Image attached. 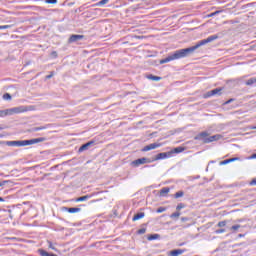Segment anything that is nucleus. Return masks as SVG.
<instances>
[{"mask_svg": "<svg viewBox=\"0 0 256 256\" xmlns=\"http://www.w3.org/2000/svg\"><path fill=\"white\" fill-rule=\"evenodd\" d=\"M216 39H219V36L217 35H211L206 39L200 40L196 45L176 50L174 53L168 55L166 58L160 60V65H163L165 63H170V61H175L177 59H184V57H189V55H192V53H195L199 47H203V45H207V43H213V41H216Z\"/></svg>", "mask_w": 256, "mask_h": 256, "instance_id": "obj_1", "label": "nucleus"}, {"mask_svg": "<svg viewBox=\"0 0 256 256\" xmlns=\"http://www.w3.org/2000/svg\"><path fill=\"white\" fill-rule=\"evenodd\" d=\"M27 111H33V106H18L14 108L5 109L6 117L9 115H17L19 113H27Z\"/></svg>", "mask_w": 256, "mask_h": 256, "instance_id": "obj_2", "label": "nucleus"}, {"mask_svg": "<svg viewBox=\"0 0 256 256\" xmlns=\"http://www.w3.org/2000/svg\"><path fill=\"white\" fill-rule=\"evenodd\" d=\"M147 163H153L151 158H138L130 163L131 167H139L140 165H146Z\"/></svg>", "mask_w": 256, "mask_h": 256, "instance_id": "obj_3", "label": "nucleus"}, {"mask_svg": "<svg viewBox=\"0 0 256 256\" xmlns=\"http://www.w3.org/2000/svg\"><path fill=\"white\" fill-rule=\"evenodd\" d=\"M8 147H26L25 140L6 141Z\"/></svg>", "mask_w": 256, "mask_h": 256, "instance_id": "obj_4", "label": "nucleus"}, {"mask_svg": "<svg viewBox=\"0 0 256 256\" xmlns=\"http://www.w3.org/2000/svg\"><path fill=\"white\" fill-rule=\"evenodd\" d=\"M173 152H161L158 153L153 159H151L152 161H160L161 159H169V157H171Z\"/></svg>", "mask_w": 256, "mask_h": 256, "instance_id": "obj_5", "label": "nucleus"}, {"mask_svg": "<svg viewBox=\"0 0 256 256\" xmlns=\"http://www.w3.org/2000/svg\"><path fill=\"white\" fill-rule=\"evenodd\" d=\"M195 141H203L205 143V139H209V134L207 131L200 132L198 135L194 137Z\"/></svg>", "mask_w": 256, "mask_h": 256, "instance_id": "obj_6", "label": "nucleus"}, {"mask_svg": "<svg viewBox=\"0 0 256 256\" xmlns=\"http://www.w3.org/2000/svg\"><path fill=\"white\" fill-rule=\"evenodd\" d=\"M43 141H45V138L40 137V138H33L30 140H25V145L27 147V145H35L37 143H43Z\"/></svg>", "mask_w": 256, "mask_h": 256, "instance_id": "obj_7", "label": "nucleus"}, {"mask_svg": "<svg viewBox=\"0 0 256 256\" xmlns=\"http://www.w3.org/2000/svg\"><path fill=\"white\" fill-rule=\"evenodd\" d=\"M223 136L221 134H216L204 139V143H213V141H219Z\"/></svg>", "mask_w": 256, "mask_h": 256, "instance_id": "obj_8", "label": "nucleus"}, {"mask_svg": "<svg viewBox=\"0 0 256 256\" xmlns=\"http://www.w3.org/2000/svg\"><path fill=\"white\" fill-rule=\"evenodd\" d=\"M81 39H85V36L79 35V34H73L69 38V43H75L77 41H81Z\"/></svg>", "mask_w": 256, "mask_h": 256, "instance_id": "obj_9", "label": "nucleus"}, {"mask_svg": "<svg viewBox=\"0 0 256 256\" xmlns=\"http://www.w3.org/2000/svg\"><path fill=\"white\" fill-rule=\"evenodd\" d=\"M62 211H67V213H81V208L79 207H63Z\"/></svg>", "mask_w": 256, "mask_h": 256, "instance_id": "obj_10", "label": "nucleus"}, {"mask_svg": "<svg viewBox=\"0 0 256 256\" xmlns=\"http://www.w3.org/2000/svg\"><path fill=\"white\" fill-rule=\"evenodd\" d=\"M95 142L94 141H89L85 144H83L82 146H80L79 148V153H83V151H87V149H89V147H91V145H94Z\"/></svg>", "mask_w": 256, "mask_h": 256, "instance_id": "obj_11", "label": "nucleus"}, {"mask_svg": "<svg viewBox=\"0 0 256 256\" xmlns=\"http://www.w3.org/2000/svg\"><path fill=\"white\" fill-rule=\"evenodd\" d=\"M222 88H216L208 92V97H213V95H221Z\"/></svg>", "mask_w": 256, "mask_h": 256, "instance_id": "obj_12", "label": "nucleus"}, {"mask_svg": "<svg viewBox=\"0 0 256 256\" xmlns=\"http://www.w3.org/2000/svg\"><path fill=\"white\" fill-rule=\"evenodd\" d=\"M183 253H185V250L183 249H175L169 252L170 256H179V255H183Z\"/></svg>", "mask_w": 256, "mask_h": 256, "instance_id": "obj_13", "label": "nucleus"}, {"mask_svg": "<svg viewBox=\"0 0 256 256\" xmlns=\"http://www.w3.org/2000/svg\"><path fill=\"white\" fill-rule=\"evenodd\" d=\"M157 147H159V144L157 143H152V144H149L147 146H145L142 151H152V149H157Z\"/></svg>", "mask_w": 256, "mask_h": 256, "instance_id": "obj_14", "label": "nucleus"}, {"mask_svg": "<svg viewBox=\"0 0 256 256\" xmlns=\"http://www.w3.org/2000/svg\"><path fill=\"white\" fill-rule=\"evenodd\" d=\"M143 217H145V212H139L133 216L132 221H139V219H143Z\"/></svg>", "mask_w": 256, "mask_h": 256, "instance_id": "obj_15", "label": "nucleus"}, {"mask_svg": "<svg viewBox=\"0 0 256 256\" xmlns=\"http://www.w3.org/2000/svg\"><path fill=\"white\" fill-rule=\"evenodd\" d=\"M148 241H155L157 239H161V235L159 234H150L148 237H147Z\"/></svg>", "mask_w": 256, "mask_h": 256, "instance_id": "obj_16", "label": "nucleus"}, {"mask_svg": "<svg viewBox=\"0 0 256 256\" xmlns=\"http://www.w3.org/2000/svg\"><path fill=\"white\" fill-rule=\"evenodd\" d=\"M88 199H91V196L89 195L81 196L76 199V203H81L83 201H87Z\"/></svg>", "mask_w": 256, "mask_h": 256, "instance_id": "obj_17", "label": "nucleus"}, {"mask_svg": "<svg viewBox=\"0 0 256 256\" xmlns=\"http://www.w3.org/2000/svg\"><path fill=\"white\" fill-rule=\"evenodd\" d=\"M170 189L169 187H164L160 190V197H165V195H167V193H169Z\"/></svg>", "mask_w": 256, "mask_h": 256, "instance_id": "obj_18", "label": "nucleus"}, {"mask_svg": "<svg viewBox=\"0 0 256 256\" xmlns=\"http://www.w3.org/2000/svg\"><path fill=\"white\" fill-rule=\"evenodd\" d=\"M147 79H150L151 81H161V77L152 74L148 75Z\"/></svg>", "mask_w": 256, "mask_h": 256, "instance_id": "obj_19", "label": "nucleus"}, {"mask_svg": "<svg viewBox=\"0 0 256 256\" xmlns=\"http://www.w3.org/2000/svg\"><path fill=\"white\" fill-rule=\"evenodd\" d=\"M181 217V212L177 211L170 215V219H179Z\"/></svg>", "mask_w": 256, "mask_h": 256, "instance_id": "obj_20", "label": "nucleus"}, {"mask_svg": "<svg viewBox=\"0 0 256 256\" xmlns=\"http://www.w3.org/2000/svg\"><path fill=\"white\" fill-rule=\"evenodd\" d=\"M256 83V78H250L246 81V85L251 86V85H255Z\"/></svg>", "mask_w": 256, "mask_h": 256, "instance_id": "obj_21", "label": "nucleus"}, {"mask_svg": "<svg viewBox=\"0 0 256 256\" xmlns=\"http://www.w3.org/2000/svg\"><path fill=\"white\" fill-rule=\"evenodd\" d=\"M109 3V0H100L96 5L97 7H103V5H107Z\"/></svg>", "mask_w": 256, "mask_h": 256, "instance_id": "obj_22", "label": "nucleus"}, {"mask_svg": "<svg viewBox=\"0 0 256 256\" xmlns=\"http://www.w3.org/2000/svg\"><path fill=\"white\" fill-rule=\"evenodd\" d=\"M183 195H185L183 191H178L175 193L174 197L175 199H179L180 197H183Z\"/></svg>", "mask_w": 256, "mask_h": 256, "instance_id": "obj_23", "label": "nucleus"}, {"mask_svg": "<svg viewBox=\"0 0 256 256\" xmlns=\"http://www.w3.org/2000/svg\"><path fill=\"white\" fill-rule=\"evenodd\" d=\"M183 151H185V149L183 147L174 148V153H183Z\"/></svg>", "mask_w": 256, "mask_h": 256, "instance_id": "obj_24", "label": "nucleus"}, {"mask_svg": "<svg viewBox=\"0 0 256 256\" xmlns=\"http://www.w3.org/2000/svg\"><path fill=\"white\" fill-rule=\"evenodd\" d=\"M3 99H4L5 101H11V94L5 93V94L3 95Z\"/></svg>", "mask_w": 256, "mask_h": 256, "instance_id": "obj_25", "label": "nucleus"}, {"mask_svg": "<svg viewBox=\"0 0 256 256\" xmlns=\"http://www.w3.org/2000/svg\"><path fill=\"white\" fill-rule=\"evenodd\" d=\"M181 209H185V204H183V203H179L178 205H177V207H176V211H181Z\"/></svg>", "mask_w": 256, "mask_h": 256, "instance_id": "obj_26", "label": "nucleus"}, {"mask_svg": "<svg viewBox=\"0 0 256 256\" xmlns=\"http://www.w3.org/2000/svg\"><path fill=\"white\" fill-rule=\"evenodd\" d=\"M165 211H167V208H165V207H159V208L156 210V213H165Z\"/></svg>", "mask_w": 256, "mask_h": 256, "instance_id": "obj_27", "label": "nucleus"}, {"mask_svg": "<svg viewBox=\"0 0 256 256\" xmlns=\"http://www.w3.org/2000/svg\"><path fill=\"white\" fill-rule=\"evenodd\" d=\"M147 232V229L146 228H141L137 231L138 235H144V233Z\"/></svg>", "mask_w": 256, "mask_h": 256, "instance_id": "obj_28", "label": "nucleus"}, {"mask_svg": "<svg viewBox=\"0 0 256 256\" xmlns=\"http://www.w3.org/2000/svg\"><path fill=\"white\" fill-rule=\"evenodd\" d=\"M48 247L49 249H52L53 251H57V248H55V246H53V243L51 241H48Z\"/></svg>", "mask_w": 256, "mask_h": 256, "instance_id": "obj_29", "label": "nucleus"}, {"mask_svg": "<svg viewBox=\"0 0 256 256\" xmlns=\"http://www.w3.org/2000/svg\"><path fill=\"white\" fill-rule=\"evenodd\" d=\"M237 229H241V225L237 224V225H233V226L231 227V230H232V231H237Z\"/></svg>", "mask_w": 256, "mask_h": 256, "instance_id": "obj_30", "label": "nucleus"}, {"mask_svg": "<svg viewBox=\"0 0 256 256\" xmlns=\"http://www.w3.org/2000/svg\"><path fill=\"white\" fill-rule=\"evenodd\" d=\"M43 129H47V126L35 127L34 131H43Z\"/></svg>", "mask_w": 256, "mask_h": 256, "instance_id": "obj_31", "label": "nucleus"}, {"mask_svg": "<svg viewBox=\"0 0 256 256\" xmlns=\"http://www.w3.org/2000/svg\"><path fill=\"white\" fill-rule=\"evenodd\" d=\"M229 160H230V163H233V162H235V161H241V158H239V157H234V158H229Z\"/></svg>", "mask_w": 256, "mask_h": 256, "instance_id": "obj_32", "label": "nucleus"}, {"mask_svg": "<svg viewBox=\"0 0 256 256\" xmlns=\"http://www.w3.org/2000/svg\"><path fill=\"white\" fill-rule=\"evenodd\" d=\"M228 163H231V160L226 159L220 162V165H228Z\"/></svg>", "mask_w": 256, "mask_h": 256, "instance_id": "obj_33", "label": "nucleus"}, {"mask_svg": "<svg viewBox=\"0 0 256 256\" xmlns=\"http://www.w3.org/2000/svg\"><path fill=\"white\" fill-rule=\"evenodd\" d=\"M46 3H48L49 5H55V3H57V0H46Z\"/></svg>", "mask_w": 256, "mask_h": 256, "instance_id": "obj_34", "label": "nucleus"}, {"mask_svg": "<svg viewBox=\"0 0 256 256\" xmlns=\"http://www.w3.org/2000/svg\"><path fill=\"white\" fill-rule=\"evenodd\" d=\"M225 225H227V222H226V221H220V222H218V226H219V227H225Z\"/></svg>", "mask_w": 256, "mask_h": 256, "instance_id": "obj_35", "label": "nucleus"}, {"mask_svg": "<svg viewBox=\"0 0 256 256\" xmlns=\"http://www.w3.org/2000/svg\"><path fill=\"white\" fill-rule=\"evenodd\" d=\"M217 235H221V233H225V229H218L215 231Z\"/></svg>", "mask_w": 256, "mask_h": 256, "instance_id": "obj_36", "label": "nucleus"}, {"mask_svg": "<svg viewBox=\"0 0 256 256\" xmlns=\"http://www.w3.org/2000/svg\"><path fill=\"white\" fill-rule=\"evenodd\" d=\"M0 117H7L5 110H0Z\"/></svg>", "mask_w": 256, "mask_h": 256, "instance_id": "obj_37", "label": "nucleus"}, {"mask_svg": "<svg viewBox=\"0 0 256 256\" xmlns=\"http://www.w3.org/2000/svg\"><path fill=\"white\" fill-rule=\"evenodd\" d=\"M7 183H9V180H3L2 182H0V187H3V185H7Z\"/></svg>", "mask_w": 256, "mask_h": 256, "instance_id": "obj_38", "label": "nucleus"}, {"mask_svg": "<svg viewBox=\"0 0 256 256\" xmlns=\"http://www.w3.org/2000/svg\"><path fill=\"white\" fill-rule=\"evenodd\" d=\"M0 29H11V25L0 26Z\"/></svg>", "mask_w": 256, "mask_h": 256, "instance_id": "obj_39", "label": "nucleus"}, {"mask_svg": "<svg viewBox=\"0 0 256 256\" xmlns=\"http://www.w3.org/2000/svg\"><path fill=\"white\" fill-rule=\"evenodd\" d=\"M219 13H221V11L213 12L212 14H210V17H213V16H215V15H219Z\"/></svg>", "mask_w": 256, "mask_h": 256, "instance_id": "obj_40", "label": "nucleus"}, {"mask_svg": "<svg viewBox=\"0 0 256 256\" xmlns=\"http://www.w3.org/2000/svg\"><path fill=\"white\" fill-rule=\"evenodd\" d=\"M181 221H182L183 223H185V221H189V218H188V217H182V218H181Z\"/></svg>", "mask_w": 256, "mask_h": 256, "instance_id": "obj_41", "label": "nucleus"}, {"mask_svg": "<svg viewBox=\"0 0 256 256\" xmlns=\"http://www.w3.org/2000/svg\"><path fill=\"white\" fill-rule=\"evenodd\" d=\"M250 185H251V186H255V185H256V179H253V180L250 182Z\"/></svg>", "mask_w": 256, "mask_h": 256, "instance_id": "obj_42", "label": "nucleus"}, {"mask_svg": "<svg viewBox=\"0 0 256 256\" xmlns=\"http://www.w3.org/2000/svg\"><path fill=\"white\" fill-rule=\"evenodd\" d=\"M53 77V72L50 73V75L46 76V79H51Z\"/></svg>", "mask_w": 256, "mask_h": 256, "instance_id": "obj_43", "label": "nucleus"}, {"mask_svg": "<svg viewBox=\"0 0 256 256\" xmlns=\"http://www.w3.org/2000/svg\"><path fill=\"white\" fill-rule=\"evenodd\" d=\"M251 159H256V153L251 156Z\"/></svg>", "mask_w": 256, "mask_h": 256, "instance_id": "obj_44", "label": "nucleus"}, {"mask_svg": "<svg viewBox=\"0 0 256 256\" xmlns=\"http://www.w3.org/2000/svg\"><path fill=\"white\" fill-rule=\"evenodd\" d=\"M5 201V199H3V197H0V203H3Z\"/></svg>", "mask_w": 256, "mask_h": 256, "instance_id": "obj_45", "label": "nucleus"}, {"mask_svg": "<svg viewBox=\"0 0 256 256\" xmlns=\"http://www.w3.org/2000/svg\"><path fill=\"white\" fill-rule=\"evenodd\" d=\"M232 101H233V99H230L226 103L229 104V103H232Z\"/></svg>", "mask_w": 256, "mask_h": 256, "instance_id": "obj_46", "label": "nucleus"}, {"mask_svg": "<svg viewBox=\"0 0 256 256\" xmlns=\"http://www.w3.org/2000/svg\"><path fill=\"white\" fill-rule=\"evenodd\" d=\"M238 237H245V234H239Z\"/></svg>", "mask_w": 256, "mask_h": 256, "instance_id": "obj_47", "label": "nucleus"}, {"mask_svg": "<svg viewBox=\"0 0 256 256\" xmlns=\"http://www.w3.org/2000/svg\"><path fill=\"white\" fill-rule=\"evenodd\" d=\"M53 55H57V52H53Z\"/></svg>", "mask_w": 256, "mask_h": 256, "instance_id": "obj_48", "label": "nucleus"}, {"mask_svg": "<svg viewBox=\"0 0 256 256\" xmlns=\"http://www.w3.org/2000/svg\"><path fill=\"white\" fill-rule=\"evenodd\" d=\"M53 55H57V52H53Z\"/></svg>", "mask_w": 256, "mask_h": 256, "instance_id": "obj_49", "label": "nucleus"}, {"mask_svg": "<svg viewBox=\"0 0 256 256\" xmlns=\"http://www.w3.org/2000/svg\"><path fill=\"white\" fill-rule=\"evenodd\" d=\"M3 130V128L2 127H0V131H2Z\"/></svg>", "mask_w": 256, "mask_h": 256, "instance_id": "obj_50", "label": "nucleus"}, {"mask_svg": "<svg viewBox=\"0 0 256 256\" xmlns=\"http://www.w3.org/2000/svg\"><path fill=\"white\" fill-rule=\"evenodd\" d=\"M211 163H215V161H211Z\"/></svg>", "mask_w": 256, "mask_h": 256, "instance_id": "obj_51", "label": "nucleus"}, {"mask_svg": "<svg viewBox=\"0 0 256 256\" xmlns=\"http://www.w3.org/2000/svg\"><path fill=\"white\" fill-rule=\"evenodd\" d=\"M254 129H256V126L254 127Z\"/></svg>", "mask_w": 256, "mask_h": 256, "instance_id": "obj_52", "label": "nucleus"}, {"mask_svg": "<svg viewBox=\"0 0 256 256\" xmlns=\"http://www.w3.org/2000/svg\"><path fill=\"white\" fill-rule=\"evenodd\" d=\"M0 137H3L2 135H0Z\"/></svg>", "mask_w": 256, "mask_h": 256, "instance_id": "obj_53", "label": "nucleus"}]
</instances>
